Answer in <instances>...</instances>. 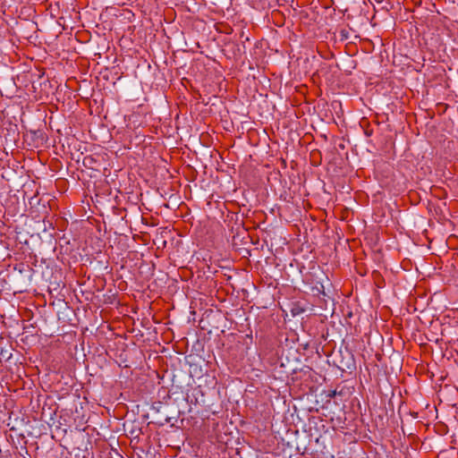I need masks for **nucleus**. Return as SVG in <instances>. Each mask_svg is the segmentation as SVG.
<instances>
[{"label":"nucleus","mask_w":458,"mask_h":458,"mask_svg":"<svg viewBox=\"0 0 458 458\" xmlns=\"http://www.w3.org/2000/svg\"><path fill=\"white\" fill-rule=\"evenodd\" d=\"M93 159L91 157H85L83 160V164L86 165L87 161H92Z\"/></svg>","instance_id":"1"}]
</instances>
